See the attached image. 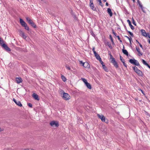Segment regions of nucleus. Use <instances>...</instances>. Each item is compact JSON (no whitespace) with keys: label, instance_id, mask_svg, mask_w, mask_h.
Instances as JSON below:
<instances>
[{"label":"nucleus","instance_id":"nucleus-1","mask_svg":"<svg viewBox=\"0 0 150 150\" xmlns=\"http://www.w3.org/2000/svg\"><path fill=\"white\" fill-rule=\"evenodd\" d=\"M20 22L21 25L22 26L25 28V29L27 30H29V27L27 26V24L22 19L20 18Z\"/></svg>","mask_w":150,"mask_h":150},{"label":"nucleus","instance_id":"nucleus-2","mask_svg":"<svg viewBox=\"0 0 150 150\" xmlns=\"http://www.w3.org/2000/svg\"><path fill=\"white\" fill-rule=\"evenodd\" d=\"M133 69L134 71L139 76H142V72L140 70H139L137 67H133Z\"/></svg>","mask_w":150,"mask_h":150},{"label":"nucleus","instance_id":"nucleus-3","mask_svg":"<svg viewBox=\"0 0 150 150\" xmlns=\"http://www.w3.org/2000/svg\"><path fill=\"white\" fill-rule=\"evenodd\" d=\"M129 62L131 64H134L137 66H139L140 65L138 61L134 59H131L129 60Z\"/></svg>","mask_w":150,"mask_h":150},{"label":"nucleus","instance_id":"nucleus-4","mask_svg":"<svg viewBox=\"0 0 150 150\" xmlns=\"http://www.w3.org/2000/svg\"><path fill=\"white\" fill-rule=\"evenodd\" d=\"M50 125L52 127H57L59 126V122L57 121H53L50 123Z\"/></svg>","mask_w":150,"mask_h":150},{"label":"nucleus","instance_id":"nucleus-5","mask_svg":"<svg viewBox=\"0 0 150 150\" xmlns=\"http://www.w3.org/2000/svg\"><path fill=\"white\" fill-rule=\"evenodd\" d=\"M110 56L111 58L112 59L111 62L116 67V68H118V64L115 61V59L112 57V56L111 55H110Z\"/></svg>","mask_w":150,"mask_h":150},{"label":"nucleus","instance_id":"nucleus-6","mask_svg":"<svg viewBox=\"0 0 150 150\" xmlns=\"http://www.w3.org/2000/svg\"><path fill=\"white\" fill-rule=\"evenodd\" d=\"M97 116L101 120L104 122H105L106 123L108 122V121H106V120L105 119V117L102 114H98Z\"/></svg>","mask_w":150,"mask_h":150},{"label":"nucleus","instance_id":"nucleus-7","mask_svg":"<svg viewBox=\"0 0 150 150\" xmlns=\"http://www.w3.org/2000/svg\"><path fill=\"white\" fill-rule=\"evenodd\" d=\"M63 99L66 100H68L70 98V97L67 93H63Z\"/></svg>","mask_w":150,"mask_h":150},{"label":"nucleus","instance_id":"nucleus-8","mask_svg":"<svg viewBox=\"0 0 150 150\" xmlns=\"http://www.w3.org/2000/svg\"><path fill=\"white\" fill-rule=\"evenodd\" d=\"M26 20L32 26L35 28L36 27V25L35 24H34V22L32 21L29 18L26 17Z\"/></svg>","mask_w":150,"mask_h":150},{"label":"nucleus","instance_id":"nucleus-9","mask_svg":"<svg viewBox=\"0 0 150 150\" xmlns=\"http://www.w3.org/2000/svg\"><path fill=\"white\" fill-rule=\"evenodd\" d=\"M2 47L7 51H11L10 49L5 44H3Z\"/></svg>","mask_w":150,"mask_h":150},{"label":"nucleus","instance_id":"nucleus-10","mask_svg":"<svg viewBox=\"0 0 150 150\" xmlns=\"http://www.w3.org/2000/svg\"><path fill=\"white\" fill-rule=\"evenodd\" d=\"M83 66L85 68H88L90 67V64L87 62H84L83 63Z\"/></svg>","mask_w":150,"mask_h":150},{"label":"nucleus","instance_id":"nucleus-11","mask_svg":"<svg viewBox=\"0 0 150 150\" xmlns=\"http://www.w3.org/2000/svg\"><path fill=\"white\" fill-rule=\"evenodd\" d=\"M33 97L35 99L37 100H39V99L38 98V96L36 93H34L32 95Z\"/></svg>","mask_w":150,"mask_h":150},{"label":"nucleus","instance_id":"nucleus-12","mask_svg":"<svg viewBox=\"0 0 150 150\" xmlns=\"http://www.w3.org/2000/svg\"><path fill=\"white\" fill-rule=\"evenodd\" d=\"M141 31L143 36L145 37L147 36V34L144 30L142 29L141 30Z\"/></svg>","mask_w":150,"mask_h":150},{"label":"nucleus","instance_id":"nucleus-13","mask_svg":"<svg viewBox=\"0 0 150 150\" xmlns=\"http://www.w3.org/2000/svg\"><path fill=\"white\" fill-rule=\"evenodd\" d=\"M142 62L144 65L147 66L150 69V66L146 63L145 60L143 59H142Z\"/></svg>","mask_w":150,"mask_h":150},{"label":"nucleus","instance_id":"nucleus-14","mask_svg":"<svg viewBox=\"0 0 150 150\" xmlns=\"http://www.w3.org/2000/svg\"><path fill=\"white\" fill-rule=\"evenodd\" d=\"M94 54L96 58L98 60H101V58H100V56L98 55V54L96 52H94Z\"/></svg>","mask_w":150,"mask_h":150},{"label":"nucleus","instance_id":"nucleus-15","mask_svg":"<svg viewBox=\"0 0 150 150\" xmlns=\"http://www.w3.org/2000/svg\"><path fill=\"white\" fill-rule=\"evenodd\" d=\"M107 12L108 14L110 15V17L112 16V12L110 8H108L107 9Z\"/></svg>","mask_w":150,"mask_h":150},{"label":"nucleus","instance_id":"nucleus-16","mask_svg":"<svg viewBox=\"0 0 150 150\" xmlns=\"http://www.w3.org/2000/svg\"><path fill=\"white\" fill-rule=\"evenodd\" d=\"M91 8L94 11H96V9L94 6L93 4V5L89 4Z\"/></svg>","mask_w":150,"mask_h":150},{"label":"nucleus","instance_id":"nucleus-17","mask_svg":"<svg viewBox=\"0 0 150 150\" xmlns=\"http://www.w3.org/2000/svg\"><path fill=\"white\" fill-rule=\"evenodd\" d=\"M20 34L24 39H26V36L23 32L22 31H21L20 32Z\"/></svg>","mask_w":150,"mask_h":150},{"label":"nucleus","instance_id":"nucleus-18","mask_svg":"<svg viewBox=\"0 0 150 150\" xmlns=\"http://www.w3.org/2000/svg\"><path fill=\"white\" fill-rule=\"evenodd\" d=\"M86 86L89 89H91V84L88 82L85 84Z\"/></svg>","mask_w":150,"mask_h":150},{"label":"nucleus","instance_id":"nucleus-19","mask_svg":"<svg viewBox=\"0 0 150 150\" xmlns=\"http://www.w3.org/2000/svg\"><path fill=\"white\" fill-rule=\"evenodd\" d=\"M136 49L137 52H138L139 55H142V53L140 51V50L139 48L138 47H136Z\"/></svg>","mask_w":150,"mask_h":150},{"label":"nucleus","instance_id":"nucleus-20","mask_svg":"<svg viewBox=\"0 0 150 150\" xmlns=\"http://www.w3.org/2000/svg\"><path fill=\"white\" fill-rule=\"evenodd\" d=\"M16 81L17 83H19L22 82V79L21 78H16Z\"/></svg>","mask_w":150,"mask_h":150},{"label":"nucleus","instance_id":"nucleus-21","mask_svg":"<svg viewBox=\"0 0 150 150\" xmlns=\"http://www.w3.org/2000/svg\"><path fill=\"white\" fill-rule=\"evenodd\" d=\"M16 104L18 105V106L21 107L22 106V105L21 104V102L20 101H17L16 102Z\"/></svg>","mask_w":150,"mask_h":150},{"label":"nucleus","instance_id":"nucleus-22","mask_svg":"<svg viewBox=\"0 0 150 150\" xmlns=\"http://www.w3.org/2000/svg\"><path fill=\"white\" fill-rule=\"evenodd\" d=\"M122 52L124 54L128 56V52L126 50H123Z\"/></svg>","mask_w":150,"mask_h":150},{"label":"nucleus","instance_id":"nucleus-23","mask_svg":"<svg viewBox=\"0 0 150 150\" xmlns=\"http://www.w3.org/2000/svg\"><path fill=\"white\" fill-rule=\"evenodd\" d=\"M103 67L104 70L106 71H108V70L107 69V67L105 66L104 64H103Z\"/></svg>","mask_w":150,"mask_h":150},{"label":"nucleus","instance_id":"nucleus-24","mask_svg":"<svg viewBox=\"0 0 150 150\" xmlns=\"http://www.w3.org/2000/svg\"><path fill=\"white\" fill-rule=\"evenodd\" d=\"M125 37L127 38L129 40L130 43V44H131L132 43H131V41L132 40V38L131 37L129 38L127 36H125Z\"/></svg>","mask_w":150,"mask_h":150},{"label":"nucleus","instance_id":"nucleus-25","mask_svg":"<svg viewBox=\"0 0 150 150\" xmlns=\"http://www.w3.org/2000/svg\"><path fill=\"white\" fill-rule=\"evenodd\" d=\"M61 78H62V80L64 81V82L66 81L67 79H66V78L64 76L62 75L61 76Z\"/></svg>","mask_w":150,"mask_h":150},{"label":"nucleus","instance_id":"nucleus-26","mask_svg":"<svg viewBox=\"0 0 150 150\" xmlns=\"http://www.w3.org/2000/svg\"><path fill=\"white\" fill-rule=\"evenodd\" d=\"M81 79L84 83L85 84L86 83H87L88 82L87 80L84 78H82Z\"/></svg>","mask_w":150,"mask_h":150},{"label":"nucleus","instance_id":"nucleus-27","mask_svg":"<svg viewBox=\"0 0 150 150\" xmlns=\"http://www.w3.org/2000/svg\"><path fill=\"white\" fill-rule=\"evenodd\" d=\"M107 45L111 49H112V47L111 45V44L108 42H107Z\"/></svg>","mask_w":150,"mask_h":150},{"label":"nucleus","instance_id":"nucleus-28","mask_svg":"<svg viewBox=\"0 0 150 150\" xmlns=\"http://www.w3.org/2000/svg\"><path fill=\"white\" fill-rule=\"evenodd\" d=\"M4 44L3 43V40H1V38H0V45L2 46V45Z\"/></svg>","mask_w":150,"mask_h":150},{"label":"nucleus","instance_id":"nucleus-29","mask_svg":"<svg viewBox=\"0 0 150 150\" xmlns=\"http://www.w3.org/2000/svg\"><path fill=\"white\" fill-rule=\"evenodd\" d=\"M109 37H110V38L111 41V42H112V43L113 44H114V43L113 41V39L112 38L111 35H109Z\"/></svg>","mask_w":150,"mask_h":150},{"label":"nucleus","instance_id":"nucleus-30","mask_svg":"<svg viewBox=\"0 0 150 150\" xmlns=\"http://www.w3.org/2000/svg\"><path fill=\"white\" fill-rule=\"evenodd\" d=\"M139 6L141 7V9H142V10L144 12V11L143 10V7L142 6L140 3H139L140 2L139 1Z\"/></svg>","mask_w":150,"mask_h":150},{"label":"nucleus","instance_id":"nucleus-31","mask_svg":"<svg viewBox=\"0 0 150 150\" xmlns=\"http://www.w3.org/2000/svg\"><path fill=\"white\" fill-rule=\"evenodd\" d=\"M91 35L93 37H95V34H94V33L92 31H91Z\"/></svg>","mask_w":150,"mask_h":150},{"label":"nucleus","instance_id":"nucleus-32","mask_svg":"<svg viewBox=\"0 0 150 150\" xmlns=\"http://www.w3.org/2000/svg\"><path fill=\"white\" fill-rule=\"evenodd\" d=\"M99 2V4L102 6H103V4L102 3L101 1V0H97Z\"/></svg>","mask_w":150,"mask_h":150},{"label":"nucleus","instance_id":"nucleus-33","mask_svg":"<svg viewBox=\"0 0 150 150\" xmlns=\"http://www.w3.org/2000/svg\"><path fill=\"white\" fill-rule=\"evenodd\" d=\"M120 60L122 63L125 62L124 60V59L121 56H120Z\"/></svg>","mask_w":150,"mask_h":150},{"label":"nucleus","instance_id":"nucleus-34","mask_svg":"<svg viewBox=\"0 0 150 150\" xmlns=\"http://www.w3.org/2000/svg\"><path fill=\"white\" fill-rule=\"evenodd\" d=\"M129 26L132 29L134 30V28L133 26L131 24L130 25H129Z\"/></svg>","mask_w":150,"mask_h":150},{"label":"nucleus","instance_id":"nucleus-35","mask_svg":"<svg viewBox=\"0 0 150 150\" xmlns=\"http://www.w3.org/2000/svg\"><path fill=\"white\" fill-rule=\"evenodd\" d=\"M90 0V3L89 4L93 5V0Z\"/></svg>","mask_w":150,"mask_h":150},{"label":"nucleus","instance_id":"nucleus-36","mask_svg":"<svg viewBox=\"0 0 150 150\" xmlns=\"http://www.w3.org/2000/svg\"><path fill=\"white\" fill-rule=\"evenodd\" d=\"M138 90L139 91H141L142 93L144 94V93L143 92V91L140 88H139L138 89Z\"/></svg>","mask_w":150,"mask_h":150},{"label":"nucleus","instance_id":"nucleus-37","mask_svg":"<svg viewBox=\"0 0 150 150\" xmlns=\"http://www.w3.org/2000/svg\"><path fill=\"white\" fill-rule=\"evenodd\" d=\"M127 21L128 23H129V25H130V24H131V22H130V21L128 19L127 20Z\"/></svg>","mask_w":150,"mask_h":150},{"label":"nucleus","instance_id":"nucleus-38","mask_svg":"<svg viewBox=\"0 0 150 150\" xmlns=\"http://www.w3.org/2000/svg\"><path fill=\"white\" fill-rule=\"evenodd\" d=\"M66 68L69 70H70V67L69 66H66Z\"/></svg>","mask_w":150,"mask_h":150},{"label":"nucleus","instance_id":"nucleus-39","mask_svg":"<svg viewBox=\"0 0 150 150\" xmlns=\"http://www.w3.org/2000/svg\"><path fill=\"white\" fill-rule=\"evenodd\" d=\"M28 105L29 107L31 108L32 107V104L30 103H29L28 104Z\"/></svg>","mask_w":150,"mask_h":150},{"label":"nucleus","instance_id":"nucleus-40","mask_svg":"<svg viewBox=\"0 0 150 150\" xmlns=\"http://www.w3.org/2000/svg\"><path fill=\"white\" fill-rule=\"evenodd\" d=\"M137 41L139 43V45L140 47H141L142 48L143 47H142V45L139 42L137 41Z\"/></svg>","mask_w":150,"mask_h":150},{"label":"nucleus","instance_id":"nucleus-41","mask_svg":"<svg viewBox=\"0 0 150 150\" xmlns=\"http://www.w3.org/2000/svg\"><path fill=\"white\" fill-rule=\"evenodd\" d=\"M132 23L134 25H136V24L135 23V21L133 18H132Z\"/></svg>","mask_w":150,"mask_h":150},{"label":"nucleus","instance_id":"nucleus-42","mask_svg":"<svg viewBox=\"0 0 150 150\" xmlns=\"http://www.w3.org/2000/svg\"><path fill=\"white\" fill-rule=\"evenodd\" d=\"M128 32L131 35H132V36L133 35V34L130 31H128Z\"/></svg>","mask_w":150,"mask_h":150},{"label":"nucleus","instance_id":"nucleus-43","mask_svg":"<svg viewBox=\"0 0 150 150\" xmlns=\"http://www.w3.org/2000/svg\"><path fill=\"white\" fill-rule=\"evenodd\" d=\"M99 61L100 62V63L102 64V65H103V64H104L103 62L101 60H101H99Z\"/></svg>","mask_w":150,"mask_h":150},{"label":"nucleus","instance_id":"nucleus-44","mask_svg":"<svg viewBox=\"0 0 150 150\" xmlns=\"http://www.w3.org/2000/svg\"><path fill=\"white\" fill-rule=\"evenodd\" d=\"M123 65H124V66L125 67H127V65L126 64H125V62H123Z\"/></svg>","mask_w":150,"mask_h":150},{"label":"nucleus","instance_id":"nucleus-45","mask_svg":"<svg viewBox=\"0 0 150 150\" xmlns=\"http://www.w3.org/2000/svg\"><path fill=\"white\" fill-rule=\"evenodd\" d=\"M113 33L115 36H117V34L115 33L114 32H113Z\"/></svg>","mask_w":150,"mask_h":150},{"label":"nucleus","instance_id":"nucleus-46","mask_svg":"<svg viewBox=\"0 0 150 150\" xmlns=\"http://www.w3.org/2000/svg\"><path fill=\"white\" fill-rule=\"evenodd\" d=\"M13 100L15 103H16V102L17 101L14 98L13 99Z\"/></svg>","mask_w":150,"mask_h":150},{"label":"nucleus","instance_id":"nucleus-47","mask_svg":"<svg viewBox=\"0 0 150 150\" xmlns=\"http://www.w3.org/2000/svg\"><path fill=\"white\" fill-rule=\"evenodd\" d=\"M147 35L148 36V37L150 38V35L148 33L147 34Z\"/></svg>","mask_w":150,"mask_h":150},{"label":"nucleus","instance_id":"nucleus-48","mask_svg":"<svg viewBox=\"0 0 150 150\" xmlns=\"http://www.w3.org/2000/svg\"><path fill=\"white\" fill-rule=\"evenodd\" d=\"M117 38L119 40H120V37L119 36H117Z\"/></svg>","mask_w":150,"mask_h":150},{"label":"nucleus","instance_id":"nucleus-49","mask_svg":"<svg viewBox=\"0 0 150 150\" xmlns=\"http://www.w3.org/2000/svg\"><path fill=\"white\" fill-rule=\"evenodd\" d=\"M92 50H93V51L94 53V52H96L94 48H93Z\"/></svg>","mask_w":150,"mask_h":150},{"label":"nucleus","instance_id":"nucleus-50","mask_svg":"<svg viewBox=\"0 0 150 150\" xmlns=\"http://www.w3.org/2000/svg\"><path fill=\"white\" fill-rule=\"evenodd\" d=\"M84 63L82 61H80V64H82V65H83V63Z\"/></svg>","mask_w":150,"mask_h":150},{"label":"nucleus","instance_id":"nucleus-51","mask_svg":"<svg viewBox=\"0 0 150 150\" xmlns=\"http://www.w3.org/2000/svg\"><path fill=\"white\" fill-rule=\"evenodd\" d=\"M106 5L107 6H108V3L106 2Z\"/></svg>","mask_w":150,"mask_h":150},{"label":"nucleus","instance_id":"nucleus-52","mask_svg":"<svg viewBox=\"0 0 150 150\" xmlns=\"http://www.w3.org/2000/svg\"><path fill=\"white\" fill-rule=\"evenodd\" d=\"M148 42L150 44V40H148Z\"/></svg>","mask_w":150,"mask_h":150},{"label":"nucleus","instance_id":"nucleus-53","mask_svg":"<svg viewBox=\"0 0 150 150\" xmlns=\"http://www.w3.org/2000/svg\"><path fill=\"white\" fill-rule=\"evenodd\" d=\"M119 41H120V42H122V40H120H120H119Z\"/></svg>","mask_w":150,"mask_h":150},{"label":"nucleus","instance_id":"nucleus-54","mask_svg":"<svg viewBox=\"0 0 150 150\" xmlns=\"http://www.w3.org/2000/svg\"><path fill=\"white\" fill-rule=\"evenodd\" d=\"M103 1L105 2H106V0H103Z\"/></svg>","mask_w":150,"mask_h":150},{"label":"nucleus","instance_id":"nucleus-55","mask_svg":"<svg viewBox=\"0 0 150 150\" xmlns=\"http://www.w3.org/2000/svg\"><path fill=\"white\" fill-rule=\"evenodd\" d=\"M81 122V123H83L82 121H81V122Z\"/></svg>","mask_w":150,"mask_h":150},{"label":"nucleus","instance_id":"nucleus-56","mask_svg":"<svg viewBox=\"0 0 150 150\" xmlns=\"http://www.w3.org/2000/svg\"><path fill=\"white\" fill-rule=\"evenodd\" d=\"M1 131V128H0V131Z\"/></svg>","mask_w":150,"mask_h":150}]
</instances>
